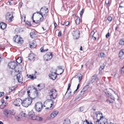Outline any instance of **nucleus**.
<instances>
[{"label":"nucleus","instance_id":"f257e3e1","mask_svg":"<svg viewBox=\"0 0 124 124\" xmlns=\"http://www.w3.org/2000/svg\"><path fill=\"white\" fill-rule=\"evenodd\" d=\"M95 116L97 120V122L99 121V120H101L102 119H103V122L104 124H108V120L107 119L103 118L102 113L98 111L96 112L95 113Z\"/></svg>","mask_w":124,"mask_h":124},{"label":"nucleus","instance_id":"f03ea898","mask_svg":"<svg viewBox=\"0 0 124 124\" xmlns=\"http://www.w3.org/2000/svg\"><path fill=\"white\" fill-rule=\"evenodd\" d=\"M28 115L29 117L33 120L41 121L43 119V118L42 117L35 115L34 112L32 111L29 112Z\"/></svg>","mask_w":124,"mask_h":124},{"label":"nucleus","instance_id":"7ed1b4c3","mask_svg":"<svg viewBox=\"0 0 124 124\" xmlns=\"http://www.w3.org/2000/svg\"><path fill=\"white\" fill-rule=\"evenodd\" d=\"M3 113L8 117L10 118L12 116H14L16 113L15 111L14 110H11L5 109L3 111Z\"/></svg>","mask_w":124,"mask_h":124},{"label":"nucleus","instance_id":"20e7f679","mask_svg":"<svg viewBox=\"0 0 124 124\" xmlns=\"http://www.w3.org/2000/svg\"><path fill=\"white\" fill-rule=\"evenodd\" d=\"M8 66L9 68L12 69H14L16 72H19V71L18 70V66L15 62H11L8 63Z\"/></svg>","mask_w":124,"mask_h":124},{"label":"nucleus","instance_id":"39448f33","mask_svg":"<svg viewBox=\"0 0 124 124\" xmlns=\"http://www.w3.org/2000/svg\"><path fill=\"white\" fill-rule=\"evenodd\" d=\"M32 102V99L31 97L24 99L22 101V105L23 106L27 107L31 104Z\"/></svg>","mask_w":124,"mask_h":124},{"label":"nucleus","instance_id":"423d86ee","mask_svg":"<svg viewBox=\"0 0 124 124\" xmlns=\"http://www.w3.org/2000/svg\"><path fill=\"white\" fill-rule=\"evenodd\" d=\"M49 94V97L51 99H55L56 98L57 93L55 89H52L50 90Z\"/></svg>","mask_w":124,"mask_h":124},{"label":"nucleus","instance_id":"0eeeda50","mask_svg":"<svg viewBox=\"0 0 124 124\" xmlns=\"http://www.w3.org/2000/svg\"><path fill=\"white\" fill-rule=\"evenodd\" d=\"M43 107V104L41 102H38L35 104V108L36 111L39 112L42 110Z\"/></svg>","mask_w":124,"mask_h":124},{"label":"nucleus","instance_id":"6e6552de","mask_svg":"<svg viewBox=\"0 0 124 124\" xmlns=\"http://www.w3.org/2000/svg\"><path fill=\"white\" fill-rule=\"evenodd\" d=\"M13 39L15 42L19 44H21L23 42L22 39L18 37L17 35L15 36L14 38Z\"/></svg>","mask_w":124,"mask_h":124},{"label":"nucleus","instance_id":"1a4fd4ad","mask_svg":"<svg viewBox=\"0 0 124 124\" xmlns=\"http://www.w3.org/2000/svg\"><path fill=\"white\" fill-rule=\"evenodd\" d=\"M22 102V100L20 98H17L13 102V104L17 106H20Z\"/></svg>","mask_w":124,"mask_h":124},{"label":"nucleus","instance_id":"9d476101","mask_svg":"<svg viewBox=\"0 0 124 124\" xmlns=\"http://www.w3.org/2000/svg\"><path fill=\"white\" fill-rule=\"evenodd\" d=\"M52 53H46L44 56V59L46 61H48L51 60L52 57Z\"/></svg>","mask_w":124,"mask_h":124},{"label":"nucleus","instance_id":"9b49d317","mask_svg":"<svg viewBox=\"0 0 124 124\" xmlns=\"http://www.w3.org/2000/svg\"><path fill=\"white\" fill-rule=\"evenodd\" d=\"M73 37L74 39H78L79 37V31L76 30L75 31H74L72 32Z\"/></svg>","mask_w":124,"mask_h":124},{"label":"nucleus","instance_id":"f8f14e48","mask_svg":"<svg viewBox=\"0 0 124 124\" xmlns=\"http://www.w3.org/2000/svg\"><path fill=\"white\" fill-rule=\"evenodd\" d=\"M13 17L12 14L9 13L7 14V16H6V19L8 20L9 22H12L13 19Z\"/></svg>","mask_w":124,"mask_h":124},{"label":"nucleus","instance_id":"ddd939ff","mask_svg":"<svg viewBox=\"0 0 124 124\" xmlns=\"http://www.w3.org/2000/svg\"><path fill=\"white\" fill-rule=\"evenodd\" d=\"M16 79L19 83H22L23 79V77L21 74L19 72L16 75Z\"/></svg>","mask_w":124,"mask_h":124},{"label":"nucleus","instance_id":"4468645a","mask_svg":"<svg viewBox=\"0 0 124 124\" xmlns=\"http://www.w3.org/2000/svg\"><path fill=\"white\" fill-rule=\"evenodd\" d=\"M113 93L116 94L115 93V92L113 90L109 88V97H110L111 99L114 100L115 98L112 95Z\"/></svg>","mask_w":124,"mask_h":124},{"label":"nucleus","instance_id":"2eb2a0df","mask_svg":"<svg viewBox=\"0 0 124 124\" xmlns=\"http://www.w3.org/2000/svg\"><path fill=\"white\" fill-rule=\"evenodd\" d=\"M56 72H52L49 74V76L50 78L53 80H55L57 77V74Z\"/></svg>","mask_w":124,"mask_h":124},{"label":"nucleus","instance_id":"dca6fc26","mask_svg":"<svg viewBox=\"0 0 124 124\" xmlns=\"http://www.w3.org/2000/svg\"><path fill=\"white\" fill-rule=\"evenodd\" d=\"M42 9V8L40 10V13H39V14L41 15V16H42V17H43V15H45L46 13H47L48 11V9L47 8L46 9Z\"/></svg>","mask_w":124,"mask_h":124},{"label":"nucleus","instance_id":"f3484780","mask_svg":"<svg viewBox=\"0 0 124 124\" xmlns=\"http://www.w3.org/2000/svg\"><path fill=\"white\" fill-rule=\"evenodd\" d=\"M89 87V86L88 85H87L84 87L83 90L80 92V95L81 96H82L84 94L85 92L87 90Z\"/></svg>","mask_w":124,"mask_h":124},{"label":"nucleus","instance_id":"a211bd4d","mask_svg":"<svg viewBox=\"0 0 124 124\" xmlns=\"http://www.w3.org/2000/svg\"><path fill=\"white\" fill-rule=\"evenodd\" d=\"M119 56L121 59H123L124 58V50H121L119 52Z\"/></svg>","mask_w":124,"mask_h":124},{"label":"nucleus","instance_id":"6ab92c4d","mask_svg":"<svg viewBox=\"0 0 124 124\" xmlns=\"http://www.w3.org/2000/svg\"><path fill=\"white\" fill-rule=\"evenodd\" d=\"M58 113V111L53 112L50 114V117L52 118H54L56 116Z\"/></svg>","mask_w":124,"mask_h":124},{"label":"nucleus","instance_id":"aec40b11","mask_svg":"<svg viewBox=\"0 0 124 124\" xmlns=\"http://www.w3.org/2000/svg\"><path fill=\"white\" fill-rule=\"evenodd\" d=\"M34 54L33 53L31 54L29 56V59L31 61H34L35 59Z\"/></svg>","mask_w":124,"mask_h":124},{"label":"nucleus","instance_id":"412c9836","mask_svg":"<svg viewBox=\"0 0 124 124\" xmlns=\"http://www.w3.org/2000/svg\"><path fill=\"white\" fill-rule=\"evenodd\" d=\"M82 75L81 74H79L76 76L74 78H78L79 81H80L82 80Z\"/></svg>","mask_w":124,"mask_h":124},{"label":"nucleus","instance_id":"4be33fe9","mask_svg":"<svg viewBox=\"0 0 124 124\" xmlns=\"http://www.w3.org/2000/svg\"><path fill=\"white\" fill-rule=\"evenodd\" d=\"M0 25L1 28L3 30L5 29L7 26V24L4 23H0Z\"/></svg>","mask_w":124,"mask_h":124},{"label":"nucleus","instance_id":"5701e85b","mask_svg":"<svg viewBox=\"0 0 124 124\" xmlns=\"http://www.w3.org/2000/svg\"><path fill=\"white\" fill-rule=\"evenodd\" d=\"M57 71H61V72H60V74L57 73V75H61L63 72V70L62 69V67L61 66H59L58 67V69L57 70H56L55 72H57Z\"/></svg>","mask_w":124,"mask_h":124},{"label":"nucleus","instance_id":"b1692460","mask_svg":"<svg viewBox=\"0 0 124 124\" xmlns=\"http://www.w3.org/2000/svg\"><path fill=\"white\" fill-rule=\"evenodd\" d=\"M28 77L31 79H35L36 78V76L35 75L33 74L31 75H30L28 76Z\"/></svg>","mask_w":124,"mask_h":124},{"label":"nucleus","instance_id":"393cba45","mask_svg":"<svg viewBox=\"0 0 124 124\" xmlns=\"http://www.w3.org/2000/svg\"><path fill=\"white\" fill-rule=\"evenodd\" d=\"M30 36L32 38H35L36 36L35 32L34 31H31L30 34Z\"/></svg>","mask_w":124,"mask_h":124},{"label":"nucleus","instance_id":"a878e982","mask_svg":"<svg viewBox=\"0 0 124 124\" xmlns=\"http://www.w3.org/2000/svg\"><path fill=\"white\" fill-rule=\"evenodd\" d=\"M30 47L31 48H35L36 46V45L34 42H33L30 44Z\"/></svg>","mask_w":124,"mask_h":124},{"label":"nucleus","instance_id":"bb28decb","mask_svg":"<svg viewBox=\"0 0 124 124\" xmlns=\"http://www.w3.org/2000/svg\"><path fill=\"white\" fill-rule=\"evenodd\" d=\"M70 124V120L68 119H67L65 120L63 124Z\"/></svg>","mask_w":124,"mask_h":124},{"label":"nucleus","instance_id":"cd10ccee","mask_svg":"<svg viewBox=\"0 0 124 124\" xmlns=\"http://www.w3.org/2000/svg\"><path fill=\"white\" fill-rule=\"evenodd\" d=\"M25 15L23 14L22 15H21V19L22 21H23V22H25Z\"/></svg>","mask_w":124,"mask_h":124},{"label":"nucleus","instance_id":"c85d7f7f","mask_svg":"<svg viewBox=\"0 0 124 124\" xmlns=\"http://www.w3.org/2000/svg\"><path fill=\"white\" fill-rule=\"evenodd\" d=\"M26 113H24L23 112H21L20 114V116H21L22 117H25L26 116Z\"/></svg>","mask_w":124,"mask_h":124},{"label":"nucleus","instance_id":"c756f323","mask_svg":"<svg viewBox=\"0 0 124 124\" xmlns=\"http://www.w3.org/2000/svg\"><path fill=\"white\" fill-rule=\"evenodd\" d=\"M50 101H51L52 102V103H51V106L50 107V109H52V108H53L54 107V105L53 104V103H55V104H56V102L57 101V100H56V101L55 102H54L53 101H52V100H50Z\"/></svg>","mask_w":124,"mask_h":124},{"label":"nucleus","instance_id":"7c9ffc66","mask_svg":"<svg viewBox=\"0 0 124 124\" xmlns=\"http://www.w3.org/2000/svg\"><path fill=\"white\" fill-rule=\"evenodd\" d=\"M15 86H13L12 87H10L9 88V92H11L13 90H15Z\"/></svg>","mask_w":124,"mask_h":124},{"label":"nucleus","instance_id":"2f4dec72","mask_svg":"<svg viewBox=\"0 0 124 124\" xmlns=\"http://www.w3.org/2000/svg\"><path fill=\"white\" fill-rule=\"evenodd\" d=\"M40 52H46L48 50L47 49H44V47H42L40 49Z\"/></svg>","mask_w":124,"mask_h":124},{"label":"nucleus","instance_id":"473e14b6","mask_svg":"<svg viewBox=\"0 0 124 124\" xmlns=\"http://www.w3.org/2000/svg\"><path fill=\"white\" fill-rule=\"evenodd\" d=\"M16 61L18 63H20L22 62V59L20 57H19L16 60Z\"/></svg>","mask_w":124,"mask_h":124},{"label":"nucleus","instance_id":"72a5a7b5","mask_svg":"<svg viewBox=\"0 0 124 124\" xmlns=\"http://www.w3.org/2000/svg\"><path fill=\"white\" fill-rule=\"evenodd\" d=\"M34 89L35 90V93L36 94V96L38 97L39 95V93L38 90H37V88L35 87H34Z\"/></svg>","mask_w":124,"mask_h":124},{"label":"nucleus","instance_id":"f704fd0d","mask_svg":"<svg viewBox=\"0 0 124 124\" xmlns=\"http://www.w3.org/2000/svg\"><path fill=\"white\" fill-rule=\"evenodd\" d=\"M83 124H93L91 122L89 123L87 120L86 119L83 122Z\"/></svg>","mask_w":124,"mask_h":124},{"label":"nucleus","instance_id":"c9c22d12","mask_svg":"<svg viewBox=\"0 0 124 124\" xmlns=\"http://www.w3.org/2000/svg\"><path fill=\"white\" fill-rule=\"evenodd\" d=\"M119 44L121 45H124V40L122 39L120 40Z\"/></svg>","mask_w":124,"mask_h":124},{"label":"nucleus","instance_id":"e433bc0d","mask_svg":"<svg viewBox=\"0 0 124 124\" xmlns=\"http://www.w3.org/2000/svg\"><path fill=\"white\" fill-rule=\"evenodd\" d=\"M15 118L18 121H20L21 119V118L20 117L18 116H16L15 117Z\"/></svg>","mask_w":124,"mask_h":124},{"label":"nucleus","instance_id":"4c0bfd02","mask_svg":"<svg viewBox=\"0 0 124 124\" xmlns=\"http://www.w3.org/2000/svg\"><path fill=\"white\" fill-rule=\"evenodd\" d=\"M76 23L77 25L80 22L79 19L77 17V18L76 20Z\"/></svg>","mask_w":124,"mask_h":124},{"label":"nucleus","instance_id":"58836bf2","mask_svg":"<svg viewBox=\"0 0 124 124\" xmlns=\"http://www.w3.org/2000/svg\"><path fill=\"white\" fill-rule=\"evenodd\" d=\"M104 67V65H101L100 66V68L99 69V70L100 71H101L103 69Z\"/></svg>","mask_w":124,"mask_h":124},{"label":"nucleus","instance_id":"ea45409f","mask_svg":"<svg viewBox=\"0 0 124 124\" xmlns=\"http://www.w3.org/2000/svg\"><path fill=\"white\" fill-rule=\"evenodd\" d=\"M97 78V76L96 75H94V76H92V80L93 82L94 80H95Z\"/></svg>","mask_w":124,"mask_h":124},{"label":"nucleus","instance_id":"a19ab883","mask_svg":"<svg viewBox=\"0 0 124 124\" xmlns=\"http://www.w3.org/2000/svg\"><path fill=\"white\" fill-rule=\"evenodd\" d=\"M69 24V22L68 21H67L66 22L64 23L62 25H65L66 26H68Z\"/></svg>","mask_w":124,"mask_h":124},{"label":"nucleus","instance_id":"79ce46f5","mask_svg":"<svg viewBox=\"0 0 124 124\" xmlns=\"http://www.w3.org/2000/svg\"><path fill=\"white\" fill-rule=\"evenodd\" d=\"M70 84L69 83L68 84V87L67 89V91L66 93V94H67V93L68 92V91L69 90L70 88Z\"/></svg>","mask_w":124,"mask_h":124},{"label":"nucleus","instance_id":"37998d69","mask_svg":"<svg viewBox=\"0 0 124 124\" xmlns=\"http://www.w3.org/2000/svg\"><path fill=\"white\" fill-rule=\"evenodd\" d=\"M26 23L27 25L29 26H31V24L30 22L28 21L26 22Z\"/></svg>","mask_w":124,"mask_h":124},{"label":"nucleus","instance_id":"c03bdc74","mask_svg":"<svg viewBox=\"0 0 124 124\" xmlns=\"http://www.w3.org/2000/svg\"><path fill=\"white\" fill-rule=\"evenodd\" d=\"M100 55L101 57H104L105 56V55L103 53H101L100 54Z\"/></svg>","mask_w":124,"mask_h":124},{"label":"nucleus","instance_id":"a18cd8bd","mask_svg":"<svg viewBox=\"0 0 124 124\" xmlns=\"http://www.w3.org/2000/svg\"><path fill=\"white\" fill-rule=\"evenodd\" d=\"M121 73L122 74H124V66L121 70Z\"/></svg>","mask_w":124,"mask_h":124},{"label":"nucleus","instance_id":"49530a36","mask_svg":"<svg viewBox=\"0 0 124 124\" xmlns=\"http://www.w3.org/2000/svg\"><path fill=\"white\" fill-rule=\"evenodd\" d=\"M71 92L70 91L68 92L67 93V94H65V95H67L68 97L70 96V95H71Z\"/></svg>","mask_w":124,"mask_h":124},{"label":"nucleus","instance_id":"de8ad7c7","mask_svg":"<svg viewBox=\"0 0 124 124\" xmlns=\"http://www.w3.org/2000/svg\"><path fill=\"white\" fill-rule=\"evenodd\" d=\"M83 10L82 9L81 11H80V16H82V15L83 14Z\"/></svg>","mask_w":124,"mask_h":124},{"label":"nucleus","instance_id":"09e8293b","mask_svg":"<svg viewBox=\"0 0 124 124\" xmlns=\"http://www.w3.org/2000/svg\"><path fill=\"white\" fill-rule=\"evenodd\" d=\"M27 94H28V96L30 97V90H29L28 89L27 90Z\"/></svg>","mask_w":124,"mask_h":124},{"label":"nucleus","instance_id":"8fccbe9b","mask_svg":"<svg viewBox=\"0 0 124 124\" xmlns=\"http://www.w3.org/2000/svg\"><path fill=\"white\" fill-rule=\"evenodd\" d=\"M84 109L83 107H81L80 108H79V111L81 112L82 111H83Z\"/></svg>","mask_w":124,"mask_h":124},{"label":"nucleus","instance_id":"3c124183","mask_svg":"<svg viewBox=\"0 0 124 124\" xmlns=\"http://www.w3.org/2000/svg\"><path fill=\"white\" fill-rule=\"evenodd\" d=\"M4 94V92H0V97L3 96Z\"/></svg>","mask_w":124,"mask_h":124},{"label":"nucleus","instance_id":"603ef678","mask_svg":"<svg viewBox=\"0 0 124 124\" xmlns=\"http://www.w3.org/2000/svg\"><path fill=\"white\" fill-rule=\"evenodd\" d=\"M42 16L39 19V21H40V22H41V21H42L43 19V17H42V16Z\"/></svg>","mask_w":124,"mask_h":124},{"label":"nucleus","instance_id":"864d4df0","mask_svg":"<svg viewBox=\"0 0 124 124\" xmlns=\"http://www.w3.org/2000/svg\"><path fill=\"white\" fill-rule=\"evenodd\" d=\"M107 90V89H105L104 90V91L105 93L106 94H108V92H106V91Z\"/></svg>","mask_w":124,"mask_h":124},{"label":"nucleus","instance_id":"5fc2aeb1","mask_svg":"<svg viewBox=\"0 0 124 124\" xmlns=\"http://www.w3.org/2000/svg\"><path fill=\"white\" fill-rule=\"evenodd\" d=\"M95 33V32L93 31H92L91 33V35L92 36H93L94 34Z\"/></svg>","mask_w":124,"mask_h":124},{"label":"nucleus","instance_id":"6e6d98bb","mask_svg":"<svg viewBox=\"0 0 124 124\" xmlns=\"http://www.w3.org/2000/svg\"><path fill=\"white\" fill-rule=\"evenodd\" d=\"M40 23V22L39 20H37L36 21V23L38 24Z\"/></svg>","mask_w":124,"mask_h":124},{"label":"nucleus","instance_id":"4d7b16f0","mask_svg":"<svg viewBox=\"0 0 124 124\" xmlns=\"http://www.w3.org/2000/svg\"><path fill=\"white\" fill-rule=\"evenodd\" d=\"M58 36L59 37H60L61 35V31H59L58 33Z\"/></svg>","mask_w":124,"mask_h":124},{"label":"nucleus","instance_id":"13d9d810","mask_svg":"<svg viewBox=\"0 0 124 124\" xmlns=\"http://www.w3.org/2000/svg\"><path fill=\"white\" fill-rule=\"evenodd\" d=\"M112 18L111 17L109 16V21H111L112 20Z\"/></svg>","mask_w":124,"mask_h":124},{"label":"nucleus","instance_id":"bf43d9fd","mask_svg":"<svg viewBox=\"0 0 124 124\" xmlns=\"http://www.w3.org/2000/svg\"><path fill=\"white\" fill-rule=\"evenodd\" d=\"M101 120H99V121L97 122V120L96 121V122L97 123H98V124H101V122H100V121Z\"/></svg>","mask_w":124,"mask_h":124},{"label":"nucleus","instance_id":"052dcab7","mask_svg":"<svg viewBox=\"0 0 124 124\" xmlns=\"http://www.w3.org/2000/svg\"><path fill=\"white\" fill-rule=\"evenodd\" d=\"M92 39L94 40H95L96 39V37H94L93 36H92Z\"/></svg>","mask_w":124,"mask_h":124},{"label":"nucleus","instance_id":"680f3d73","mask_svg":"<svg viewBox=\"0 0 124 124\" xmlns=\"http://www.w3.org/2000/svg\"><path fill=\"white\" fill-rule=\"evenodd\" d=\"M42 89V88L41 87V86H40V87H39L38 88V90H40Z\"/></svg>","mask_w":124,"mask_h":124},{"label":"nucleus","instance_id":"e2e57ef3","mask_svg":"<svg viewBox=\"0 0 124 124\" xmlns=\"http://www.w3.org/2000/svg\"><path fill=\"white\" fill-rule=\"evenodd\" d=\"M108 32L106 35V37L108 38Z\"/></svg>","mask_w":124,"mask_h":124},{"label":"nucleus","instance_id":"0e129e2a","mask_svg":"<svg viewBox=\"0 0 124 124\" xmlns=\"http://www.w3.org/2000/svg\"><path fill=\"white\" fill-rule=\"evenodd\" d=\"M79 84H78L77 86V89H78L79 88Z\"/></svg>","mask_w":124,"mask_h":124},{"label":"nucleus","instance_id":"69168bd1","mask_svg":"<svg viewBox=\"0 0 124 124\" xmlns=\"http://www.w3.org/2000/svg\"><path fill=\"white\" fill-rule=\"evenodd\" d=\"M108 1L106 0V2H106V4H107V5H108Z\"/></svg>","mask_w":124,"mask_h":124},{"label":"nucleus","instance_id":"338daca9","mask_svg":"<svg viewBox=\"0 0 124 124\" xmlns=\"http://www.w3.org/2000/svg\"><path fill=\"white\" fill-rule=\"evenodd\" d=\"M54 25L55 28L57 26V24L56 23H54Z\"/></svg>","mask_w":124,"mask_h":124},{"label":"nucleus","instance_id":"774afa93","mask_svg":"<svg viewBox=\"0 0 124 124\" xmlns=\"http://www.w3.org/2000/svg\"><path fill=\"white\" fill-rule=\"evenodd\" d=\"M1 102L3 104V103H4V100H2L1 101Z\"/></svg>","mask_w":124,"mask_h":124}]
</instances>
